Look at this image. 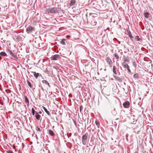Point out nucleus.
<instances>
[{"instance_id": "obj_21", "label": "nucleus", "mask_w": 153, "mask_h": 153, "mask_svg": "<svg viewBox=\"0 0 153 153\" xmlns=\"http://www.w3.org/2000/svg\"><path fill=\"white\" fill-rule=\"evenodd\" d=\"M43 109L44 110V111H45L47 113V114L48 115H50V112L47 110V109L45 107L43 106Z\"/></svg>"}, {"instance_id": "obj_10", "label": "nucleus", "mask_w": 153, "mask_h": 153, "mask_svg": "<svg viewBox=\"0 0 153 153\" xmlns=\"http://www.w3.org/2000/svg\"><path fill=\"white\" fill-rule=\"evenodd\" d=\"M35 117L37 120H39L41 117V116L37 112H36Z\"/></svg>"}, {"instance_id": "obj_38", "label": "nucleus", "mask_w": 153, "mask_h": 153, "mask_svg": "<svg viewBox=\"0 0 153 153\" xmlns=\"http://www.w3.org/2000/svg\"><path fill=\"white\" fill-rule=\"evenodd\" d=\"M134 153H138L137 152H135Z\"/></svg>"}, {"instance_id": "obj_26", "label": "nucleus", "mask_w": 153, "mask_h": 153, "mask_svg": "<svg viewBox=\"0 0 153 153\" xmlns=\"http://www.w3.org/2000/svg\"><path fill=\"white\" fill-rule=\"evenodd\" d=\"M27 84L31 88H32V86L30 82L28 80L27 81Z\"/></svg>"}, {"instance_id": "obj_4", "label": "nucleus", "mask_w": 153, "mask_h": 153, "mask_svg": "<svg viewBox=\"0 0 153 153\" xmlns=\"http://www.w3.org/2000/svg\"><path fill=\"white\" fill-rule=\"evenodd\" d=\"M7 52L10 54L11 56L13 57L14 58L17 59H18V58L17 55L14 54L10 49H8L7 50Z\"/></svg>"}, {"instance_id": "obj_6", "label": "nucleus", "mask_w": 153, "mask_h": 153, "mask_svg": "<svg viewBox=\"0 0 153 153\" xmlns=\"http://www.w3.org/2000/svg\"><path fill=\"white\" fill-rule=\"evenodd\" d=\"M34 30V27H33L31 26H29L27 28L26 31L28 33H29Z\"/></svg>"}, {"instance_id": "obj_35", "label": "nucleus", "mask_w": 153, "mask_h": 153, "mask_svg": "<svg viewBox=\"0 0 153 153\" xmlns=\"http://www.w3.org/2000/svg\"><path fill=\"white\" fill-rule=\"evenodd\" d=\"M39 114H41L42 113V112L41 111H40L39 112Z\"/></svg>"}, {"instance_id": "obj_8", "label": "nucleus", "mask_w": 153, "mask_h": 153, "mask_svg": "<svg viewBox=\"0 0 153 153\" xmlns=\"http://www.w3.org/2000/svg\"><path fill=\"white\" fill-rule=\"evenodd\" d=\"M48 131V133L50 135L53 137H54L55 136V134L52 130L49 129Z\"/></svg>"}, {"instance_id": "obj_32", "label": "nucleus", "mask_w": 153, "mask_h": 153, "mask_svg": "<svg viewBox=\"0 0 153 153\" xmlns=\"http://www.w3.org/2000/svg\"><path fill=\"white\" fill-rule=\"evenodd\" d=\"M83 108L82 105H81L79 107V110L80 112H81V110L83 109Z\"/></svg>"}, {"instance_id": "obj_28", "label": "nucleus", "mask_w": 153, "mask_h": 153, "mask_svg": "<svg viewBox=\"0 0 153 153\" xmlns=\"http://www.w3.org/2000/svg\"><path fill=\"white\" fill-rule=\"evenodd\" d=\"M134 78H135L137 79L139 77V75L138 74H134Z\"/></svg>"}, {"instance_id": "obj_17", "label": "nucleus", "mask_w": 153, "mask_h": 153, "mask_svg": "<svg viewBox=\"0 0 153 153\" xmlns=\"http://www.w3.org/2000/svg\"><path fill=\"white\" fill-rule=\"evenodd\" d=\"M124 62H128L129 60V58L128 57H124V59H123Z\"/></svg>"}, {"instance_id": "obj_1", "label": "nucleus", "mask_w": 153, "mask_h": 153, "mask_svg": "<svg viewBox=\"0 0 153 153\" xmlns=\"http://www.w3.org/2000/svg\"><path fill=\"white\" fill-rule=\"evenodd\" d=\"M47 11L48 13H54L58 11V8L56 7H53L52 8H49L47 9Z\"/></svg>"}, {"instance_id": "obj_9", "label": "nucleus", "mask_w": 153, "mask_h": 153, "mask_svg": "<svg viewBox=\"0 0 153 153\" xmlns=\"http://www.w3.org/2000/svg\"><path fill=\"white\" fill-rule=\"evenodd\" d=\"M25 103L26 104L27 106H28L29 105V101L26 96H24Z\"/></svg>"}, {"instance_id": "obj_20", "label": "nucleus", "mask_w": 153, "mask_h": 153, "mask_svg": "<svg viewBox=\"0 0 153 153\" xmlns=\"http://www.w3.org/2000/svg\"><path fill=\"white\" fill-rule=\"evenodd\" d=\"M66 40L65 39H63L60 42V43L62 45H65V41H66Z\"/></svg>"}, {"instance_id": "obj_34", "label": "nucleus", "mask_w": 153, "mask_h": 153, "mask_svg": "<svg viewBox=\"0 0 153 153\" xmlns=\"http://www.w3.org/2000/svg\"><path fill=\"white\" fill-rule=\"evenodd\" d=\"M24 146H25V145H24V144L23 143H22V149L24 148Z\"/></svg>"}, {"instance_id": "obj_7", "label": "nucleus", "mask_w": 153, "mask_h": 153, "mask_svg": "<svg viewBox=\"0 0 153 153\" xmlns=\"http://www.w3.org/2000/svg\"><path fill=\"white\" fill-rule=\"evenodd\" d=\"M123 105L125 108H128L130 106V103L128 101H126L123 103Z\"/></svg>"}, {"instance_id": "obj_15", "label": "nucleus", "mask_w": 153, "mask_h": 153, "mask_svg": "<svg viewBox=\"0 0 153 153\" xmlns=\"http://www.w3.org/2000/svg\"><path fill=\"white\" fill-rule=\"evenodd\" d=\"M122 65L123 67L125 68H128V67H129L127 64L125 62H123L122 63Z\"/></svg>"}, {"instance_id": "obj_18", "label": "nucleus", "mask_w": 153, "mask_h": 153, "mask_svg": "<svg viewBox=\"0 0 153 153\" xmlns=\"http://www.w3.org/2000/svg\"><path fill=\"white\" fill-rule=\"evenodd\" d=\"M76 2V1L75 0H71V3L70 4L71 6H72L74 5Z\"/></svg>"}, {"instance_id": "obj_30", "label": "nucleus", "mask_w": 153, "mask_h": 153, "mask_svg": "<svg viewBox=\"0 0 153 153\" xmlns=\"http://www.w3.org/2000/svg\"><path fill=\"white\" fill-rule=\"evenodd\" d=\"M5 153H14L12 151L9 150L6 151Z\"/></svg>"}, {"instance_id": "obj_36", "label": "nucleus", "mask_w": 153, "mask_h": 153, "mask_svg": "<svg viewBox=\"0 0 153 153\" xmlns=\"http://www.w3.org/2000/svg\"><path fill=\"white\" fill-rule=\"evenodd\" d=\"M13 149H16L15 146H13Z\"/></svg>"}, {"instance_id": "obj_25", "label": "nucleus", "mask_w": 153, "mask_h": 153, "mask_svg": "<svg viewBox=\"0 0 153 153\" xmlns=\"http://www.w3.org/2000/svg\"><path fill=\"white\" fill-rule=\"evenodd\" d=\"M114 56L116 57V59H117V61H118L119 60V57L117 53H115L114 55Z\"/></svg>"}, {"instance_id": "obj_13", "label": "nucleus", "mask_w": 153, "mask_h": 153, "mask_svg": "<svg viewBox=\"0 0 153 153\" xmlns=\"http://www.w3.org/2000/svg\"><path fill=\"white\" fill-rule=\"evenodd\" d=\"M116 70L117 71L116 67L114 66L113 68V72L115 74H117Z\"/></svg>"}, {"instance_id": "obj_3", "label": "nucleus", "mask_w": 153, "mask_h": 153, "mask_svg": "<svg viewBox=\"0 0 153 153\" xmlns=\"http://www.w3.org/2000/svg\"><path fill=\"white\" fill-rule=\"evenodd\" d=\"M105 60L109 65V66L111 67L113 62L111 59L109 57H106Z\"/></svg>"}, {"instance_id": "obj_2", "label": "nucleus", "mask_w": 153, "mask_h": 153, "mask_svg": "<svg viewBox=\"0 0 153 153\" xmlns=\"http://www.w3.org/2000/svg\"><path fill=\"white\" fill-rule=\"evenodd\" d=\"M88 135V133H86L85 134L83 135L82 137V143L84 145H85L86 144Z\"/></svg>"}, {"instance_id": "obj_5", "label": "nucleus", "mask_w": 153, "mask_h": 153, "mask_svg": "<svg viewBox=\"0 0 153 153\" xmlns=\"http://www.w3.org/2000/svg\"><path fill=\"white\" fill-rule=\"evenodd\" d=\"M60 58V56L58 54L54 55L51 57L52 60H57Z\"/></svg>"}, {"instance_id": "obj_31", "label": "nucleus", "mask_w": 153, "mask_h": 153, "mask_svg": "<svg viewBox=\"0 0 153 153\" xmlns=\"http://www.w3.org/2000/svg\"><path fill=\"white\" fill-rule=\"evenodd\" d=\"M5 91L7 94L10 93H11V91L9 89L6 90Z\"/></svg>"}, {"instance_id": "obj_12", "label": "nucleus", "mask_w": 153, "mask_h": 153, "mask_svg": "<svg viewBox=\"0 0 153 153\" xmlns=\"http://www.w3.org/2000/svg\"><path fill=\"white\" fill-rule=\"evenodd\" d=\"M34 76V77L36 78L37 79L38 76H39L40 75H41L40 74L37 73H36L35 72H32Z\"/></svg>"}, {"instance_id": "obj_19", "label": "nucleus", "mask_w": 153, "mask_h": 153, "mask_svg": "<svg viewBox=\"0 0 153 153\" xmlns=\"http://www.w3.org/2000/svg\"><path fill=\"white\" fill-rule=\"evenodd\" d=\"M128 35L130 37V39L132 40V39L133 38V37L132 36L131 32L130 31H128Z\"/></svg>"}, {"instance_id": "obj_16", "label": "nucleus", "mask_w": 153, "mask_h": 153, "mask_svg": "<svg viewBox=\"0 0 153 153\" xmlns=\"http://www.w3.org/2000/svg\"><path fill=\"white\" fill-rule=\"evenodd\" d=\"M0 55L1 56H7V54L4 52H1L0 53Z\"/></svg>"}, {"instance_id": "obj_11", "label": "nucleus", "mask_w": 153, "mask_h": 153, "mask_svg": "<svg viewBox=\"0 0 153 153\" xmlns=\"http://www.w3.org/2000/svg\"><path fill=\"white\" fill-rule=\"evenodd\" d=\"M113 76L114 79L120 82L122 81L121 79L119 76H116L115 75H114Z\"/></svg>"}, {"instance_id": "obj_33", "label": "nucleus", "mask_w": 153, "mask_h": 153, "mask_svg": "<svg viewBox=\"0 0 153 153\" xmlns=\"http://www.w3.org/2000/svg\"><path fill=\"white\" fill-rule=\"evenodd\" d=\"M127 70H128V72L129 73H130L131 72V71L129 69V67H128V68H127Z\"/></svg>"}, {"instance_id": "obj_27", "label": "nucleus", "mask_w": 153, "mask_h": 153, "mask_svg": "<svg viewBox=\"0 0 153 153\" xmlns=\"http://www.w3.org/2000/svg\"><path fill=\"white\" fill-rule=\"evenodd\" d=\"M36 130L37 131L39 132H40L41 131V129L39 128L37 126L36 127Z\"/></svg>"}, {"instance_id": "obj_23", "label": "nucleus", "mask_w": 153, "mask_h": 153, "mask_svg": "<svg viewBox=\"0 0 153 153\" xmlns=\"http://www.w3.org/2000/svg\"><path fill=\"white\" fill-rule=\"evenodd\" d=\"M135 38L137 41H140L141 40V41H142V39H141V38L139 37L138 36H136Z\"/></svg>"}, {"instance_id": "obj_29", "label": "nucleus", "mask_w": 153, "mask_h": 153, "mask_svg": "<svg viewBox=\"0 0 153 153\" xmlns=\"http://www.w3.org/2000/svg\"><path fill=\"white\" fill-rule=\"evenodd\" d=\"M31 111H32V114H33V116H34L35 115V112L36 111L33 108H32Z\"/></svg>"}, {"instance_id": "obj_24", "label": "nucleus", "mask_w": 153, "mask_h": 153, "mask_svg": "<svg viewBox=\"0 0 153 153\" xmlns=\"http://www.w3.org/2000/svg\"><path fill=\"white\" fill-rule=\"evenodd\" d=\"M96 125L97 126V127L99 128V126H100V123L98 120H96L95 122Z\"/></svg>"}, {"instance_id": "obj_37", "label": "nucleus", "mask_w": 153, "mask_h": 153, "mask_svg": "<svg viewBox=\"0 0 153 153\" xmlns=\"http://www.w3.org/2000/svg\"><path fill=\"white\" fill-rule=\"evenodd\" d=\"M0 103L2 105H3V104L2 103V102H1Z\"/></svg>"}, {"instance_id": "obj_22", "label": "nucleus", "mask_w": 153, "mask_h": 153, "mask_svg": "<svg viewBox=\"0 0 153 153\" xmlns=\"http://www.w3.org/2000/svg\"><path fill=\"white\" fill-rule=\"evenodd\" d=\"M149 15L150 14L148 12L145 13L144 14V16L147 19L149 18Z\"/></svg>"}, {"instance_id": "obj_14", "label": "nucleus", "mask_w": 153, "mask_h": 153, "mask_svg": "<svg viewBox=\"0 0 153 153\" xmlns=\"http://www.w3.org/2000/svg\"><path fill=\"white\" fill-rule=\"evenodd\" d=\"M42 82L43 83L45 84L46 85H48L49 87H50V86L49 82L46 80H43L42 81Z\"/></svg>"}]
</instances>
